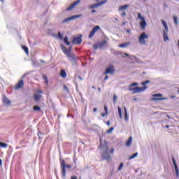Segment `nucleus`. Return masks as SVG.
<instances>
[{"label":"nucleus","mask_w":179,"mask_h":179,"mask_svg":"<svg viewBox=\"0 0 179 179\" xmlns=\"http://www.w3.org/2000/svg\"><path fill=\"white\" fill-rule=\"evenodd\" d=\"M148 83H150V80H145L142 83V85L144 87H136L138 85V83H133L129 86V91L132 92L133 94L142 92L148 89L146 85Z\"/></svg>","instance_id":"1"},{"label":"nucleus","mask_w":179,"mask_h":179,"mask_svg":"<svg viewBox=\"0 0 179 179\" xmlns=\"http://www.w3.org/2000/svg\"><path fill=\"white\" fill-rule=\"evenodd\" d=\"M62 51L69 58L70 61L72 62H76L77 57L75 55L71 53L72 48L70 46L69 49H67L66 46H62Z\"/></svg>","instance_id":"2"},{"label":"nucleus","mask_w":179,"mask_h":179,"mask_svg":"<svg viewBox=\"0 0 179 179\" xmlns=\"http://www.w3.org/2000/svg\"><path fill=\"white\" fill-rule=\"evenodd\" d=\"M60 164L62 169V176L63 178H66V169H71V164H66L64 159H60Z\"/></svg>","instance_id":"3"},{"label":"nucleus","mask_w":179,"mask_h":179,"mask_svg":"<svg viewBox=\"0 0 179 179\" xmlns=\"http://www.w3.org/2000/svg\"><path fill=\"white\" fill-rule=\"evenodd\" d=\"M161 22L162 23V25L164 27V29L163 30V38H164V41L166 42L167 41H169V38L167 34L169 32V27L166 22L164 20H162Z\"/></svg>","instance_id":"4"},{"label":"nucleus","mask_w":179,"mask_h":179,"mask_svg":"<svg viewBox=\"0 0 179 179\" xmlns=\"http://www.w3.org/2000/svg\"><path fill=\"white\" fill-rule=\"evenodd\" d=\"M103 152L101 155V157L103 159H105L108 162L111 160V156L108 153V150H109V147L106 145L103 146Z\"/></svg>","instance_id":"5"},{"label":"nucleus","mask_w":179,"mask_h":179,"mask_svg":"<svg viewBox=\"0 0 179 179\" xmlns=\"http://www.w3.org/2000/svg\"><path fill=\"white\" fill-rule=\"evenodd\" d=\"M149 38V36L148 34H145V32L142 33L139 38H138V42L140 43V44L141 45H145L146 43V39H148Z\"/></svg>","instance_id":"6"},{"label":"nucleus","mask_w":179,"mask_h":179,"mask_svg":"<svg viewBox=\"0 0 179 179\" xmlns=\"http://www.w3.org/2000/svg\"><path fill=\"white\" fill-rule=\"evenodd\" d=\"M138 18L141 20V22H140L141 29L145 30L147 24L145 17H143L141 13H138Z\"/></svg>","instance_id":"7"},{"label":"nucleus","mask_w":179,"mask_h":179,"mask_svg":"<svg viewBox=\"0 0 179 179\" xmlns=\"http://www.w3.org/2000/svg\"><path fill=\"white\" fill-rule=\"evenodd\" d=\"M115 69L114 65L110 64L108 66V67L106 69L104 75H108V74H110V75H113L115 73Z\"/></svg>","instance_id":"8"},{"label":"nucleus","mask_w":179,"mask_h":179,"mask_svg":"<svg viewBox=\"0 0 179 179\" xmlns=\"http://www.w3.org/2000/svg\"><path fill=\"white\" fill-rule=\"evenodd\" d=\"M107 2V0H104V1H100L99 3H95L94 5L90 6L89 9L97 8L105 4Z\"/></svg>","instance_id":"9"},{"label":"nucleus","mask_w":179,"mask_h":179,"mask_svg":"<svg viewBox=\"0 0 179 179\" xmlns=\"http://www.w3.org/2000/svg\"><path fill=\"white\" fill-rule=\"evenodd\" d=\"M153 97L155 98H152L151 100L152 101H162V100H166V98H162L163 97V94H156L152 95Z\"/></svg>","instance_id":"10"},{"label":"nucleus","mask_w":179,"mask_h":179,"mask_svg":"<svg viewBox=\"0 0 179 179\" xmlns=\"http://www.w3.org/2000/svg\"><path fill=\"white\" fill-rule=\"evenodd\" d=\"M24 80L23 79H20L17 83L15 85L14 87V89L15 90H20V89H22L24 86Z\"/></svg>","instance_id":"11"},{"label":"nucleus","mask_w":179,"mask_h":179,"mask_svg":"<svg viewBox=\"0 0 179 179\" xmlns=\"http://www.w3.org/2000/svg\"><path fill=\"white\" fill-rule=\"evenodd\" d=\"M100 30L99 26H96L93 28L89 35V38H92L94 36V34L97 32V31Z\"/></svg>","instance_id":"12"},{"label":"nucleus","mask_w":179,"mask_h":179,"mask_svg":"<svg viewBox=\"0 0 179 179\" xmlns=\"http://www.w3.org/2000/svg\"><path fill=\"white\" fill-rule=\"evenodd\" d=\"M172 162H173V164L174 168H175L176 177L178 178L179 177L178 166V164L176 163V159H175L174 157H172Z\"/></svg>","instance_id":"13"},{"label":"nucleus","mask_w":179,"mask_h":179,"mask_svg":"<svg viewBox=\"0 0 179 179\" xmlns=\"http://www.w3.org/2000/svg\"><path fill=\"white\" fill-rule=\"evenodd\" d=\"M80 3V0H76L73 3V4L71 5L70 7L67 8L68 11L72 10L74 8H76L77 6H78Z\"/></svg>","instance_id":"14"},{"label":"nucleus","mask_w":179,"mask_h":179,"mask_svg":"<svg viewBox=\"0 0 179 179\" xmlns=\"http://www.w3.org/2000/svg\"><path fill=\"white\" fill-rule=\"evenodd\" d=\"M83 16V15H73L70 17H68L66 19H65L64 21H63V23H66L67 22L70 21V20H72L73 19H76V18H78V17H81Z\"/></svg>","instance_id":"15"},{"label":"nucleus","mask_w":179,"mask_h":179,"mask_svg":"<svg viewBox=\"0 0 179 179\" xmlns=\"http://www.w3.org/2000/svg\"><path fill=\"white\" fill-rule=\"evenodd\" d=\"M82 43V38L81 37L78 36V37H74V38H73V44H76V45H80Z\"/></svg>","instance_id":"16"},{"label":"nucleus","mask_w":179,"mask_h":179,"mask_svg":"<svg viewBox=\"0 0 179 179\" xmlns=\"http://www.w3.org/2000/svg\"><path fill=\"white\" fill-rule=\"evenodd\" d=\"M130 45H131V42L127 41V42H125L124 43H120V45H118V47L122 48H125L128 47Z\"/></svg>","instance_id":"17"},{"label":"nucleus","mask_w":179,"mask_h":179,"mask_svg":"<svg viewBox=\"0 0 179 179\" xmlns=\"http://www.w3.org/2000/svg\"><path fill=\"white\" fill-rule=\"evenodd\" d=\"M132 142H133V138L132 136H129L127 141L125 143V145L127 147H130L132 145Z\"/></svg>","instance_id":"18"},{"label":"nucleus","mask_w":179,"mask_h":179,"mask_svg":"<svg viewBox=\"0 0 179 179\" xmlns=\"http://www.w3.org/2000/svg\"><path fill=\"white\" fill-rule=\"evenodd\" d=\"M41 98H42L41 95L38 94L36 93L34 94V99L35 101L36 102L40 101Z\"/></svg>","instance_id":"19"},{"label":"nucleus","mask_w":179,"mask_h":179,"mask_svg":"<svg viewBox=\"0 0 179 179\" xmlns=\"http://www.w3.org/2000/svg\"><path fill=\"white\" fill-rule=\"evenodd\" d=\"M3 103L7 106H10L12 103L6 96L3 97Z\"/></svg>","instance_id":"20"},{"label":"nucleus","mask_w":179,"mask_h":179,"mask_svg":"<svg viewBox=\"0 0 179 179\" xmlns=\"http://www.w3.org/2000/svg\"><path fill=\"white\" fill-rule=\"evenodd\" d=\"M60 76L64 79L66 78L67 73H66L64 69L61 70Z\"/></svg>","instance_id":"21"},{"label":"nucleus","mask_w":179,"mask_h":179,"mask_svg":"<svg viewBox=\"0 0 179 179\" xmlns=\"http://www.w3.org/2000/svg\"><path fill=\"white\" fill-rule=\"evenodd\" d=\"M129 7V5H124V6H122L119 7L118 10H119V11L125 10L127 9Z\"/></svg>","instance_id":"22"},{"label":"nucleus","mask_w":179,"mask_h":179,"mask_svg":"<svg viewBox=\"0 0 179 179\" xmlns=\"http://www.w3.org/2000/svg\"><path fill=\"white\" fill-rule=\"evenodd\" d=\"M43 78L44 80V83L48 85L49 84V80H48L47 76L43 74Z\"/></svg>","instance_id":"23"},{"label":"nucleus","mask_w":179,"mask_h":179,"mask_svg":"<svg viewBox=\"0 0 179 179\" xmlns=\"http://www.w3.org/2000/svg\"><path fill=\"white\" fill-rule=\"evenodd\" d=\"M124 120L126 122L128 121V113H127V110L126 107H124Z\"/></svg>","instance_id":"24"},{"label":"nucleus","mask_w":179,"mask_h":179,"mask_svg":"<svg viewBox=\"0 0 179 179\" xmlns=\"http://www.w3.org/2000/svg\"><path fill=\"white\" fill-rule=\"evenodd\" d=\"M104 110H105V113H101V116L104 117L105 116L108 115V108L106 105H104Z\"/></svg>","instance_id":"25"},{"label":"nucleus","mask_w":179,"mask_h":179,"mask_svg":"<svg viewBox=\"0 0 179 179\" xmlns=\"http://www.w3.org/2000/svg\"><path fill=\"white\" fill-rule=\"evenodd\" d=\"M137 157H138V152H136L129 157V160H132L136 158Z\"/></svg>","instance_id":"26"},{"label":"nucleus","mask_w":179,"mask_h":179,"mask_svg":"<svg viewBox=\"0 0 179 179\" xmlns=\"http://www.w3.org/2000/svg\"><path fill=\"white\" fill-rule=\"evenodd\" d=\"M117 111H118V115H119V117L120 119H122V109L120 107H117Z\"/></svg>","instance_id":"27"},{"label":"nucleus","mask_w":179,"mask_h":179,"mask_svg":"<svg viewBox=\"0 0 179 179\" xmlns=\"http://www.w3.org/2000/svg\"><path fill=\"white\" fill-rule=\"evenodd\" d=\"M173 23L176 26L178 24V17L176 16H173Z\"/></svg>","instance_id":"28"},{"label":"nucleus","mask_w":179,"mask_h":179,"mask_svg":"<svg viewBox=\"0 0 179 179\" xmlns=\"http://www.w3.org/2000/svg\"><path fill=\"white\" fill-rule=\"evenodd\" d=\"M41 108L38 106H34V111H41Z\"/></svg>","instance_id":"29"},{"label":"nucleus","mask_w":179,"mask_h":179,"mask_svg":"<svg viewBox=\"0 0 179 179\" xmlns=\"http://www.w3.org/2000/svg\"><path fill=\"white\" fill-rule=\"evenodd\" d=\"M68 40H69L68 36H65L64 37V43H66V45H70V42Z\"/></svg>","instance_id":"30"},{"label":"nucleus","mask_w":179,"mask_h":179,"mask_svg":"<svg viewBox=\"0 0 179 179\" xmlns=\"http://www.w3.org/2000/svg\"><path fill=\"white\" fill-rule=\"evenodd\" d=\"M0 147L6 148L8 147V144L5 143L0 142Z\"/></svg>","instance_id":"31"},{"label":"nucleus","mask_w":179,"mask_h":179,"mask_svg":"<svg viewBox=\"0 0 179 179\" xmlns=\"http://www.w3.org/2000/svg\"><path fill=\"white\" fill-rule=\"evenodd\" d=\"M124 167V164L123 162H121L117 168V171H121L122 168Z\"/></svg>","instance_id":"32"},{"label":"nucleus","mask_w":179,"mask_h":179,"mask_svg":"<svg viewBox=\"0 0 179 179\" xmlns=\"http://www.w3.org/2000/svg\"><path fill=\"white\" fill-rule=\"evenodd\" d=\"M22 50L26 52V53H29V49L28 48H27V46H22Z\"/></svg>","instance_id":"33"},{"label":"nucleus","mask_w":179,"mask_h":179,"mask_svg":"<svg viewBox=\"0 0 179 179\" xmlns=\"http://www.w3.org/2000/svg\"><path fill=\"white\" fill-rule=\"evenodd\" d=\"M113 130H114V127H111L108 130H107V134H112Z\"/></svg>","instance_id":"34"},{"label":"nucleus","mask_w":179,"mask_h":179,"mask_svg":"<svg viewBox=\"0 0 179 179\" xmlns=\"http://www.w3.org/2000/svg\"><path fill=\"white\" fill-rule=\"evenodd\" d=\"M107 43V41L106 40L103 41L101 43V47L104 46Z\"/></svg>","instance_id":"35"},{"label":"nucleus","mask_w":179,"mask_h":179,"mask_svg":"<svg viewBox=\"0 0 179 179\" xmlns=\"http://www.w3.org/2000/svg\"><path fill=\"white\" fill-rule=\"evenodd\" d=\"M58 37L59 39L62 40L63 39V36L61 34L60 31L58 33Z\"/></svg>","instance_id":"36"},{"label":"nucleus","mask_w":179,"mask_h":179,"mask_svg":"<svg viewBox=\"0 0 179 179\" xmlns=\"http://www.w3.org/2000/svg\"><path fill=\"white\" fill-rule=\"evenodd\" d=\"M64 90L69 92V90L68 87H66V85H64Z\"/></svg>","instance_id":"37"},{"label":"nucleus","mask_w":179,"mask_h":179,"mask_svg":"<svg viewBox=\"0 0 179 179\" xmlns=\"http://www.w3.org/2000/svg\"><path fill=\"white\" fill-rule=\"evenodd\" d=\"M117 99V96H116V94H114V96H113L114 103L116 102Z\"/></svg>","instance_id":"38"},{"label":"nucleus","mask_w":179,"mask_h":179,"mask_svg":"<svg viewBox=\"0 0 179 179\" xmlns=\"http://www.w3.org/2000/svg\"><path fill=\"white\" fill-rule=\"evenodd\" d=\"M36 92H37V93H38V94H43V91L41 90H37Z\"/></svg>","instance_id":"39"},{"label":"nucleus","mask_w":179,"mask_h":179,"mask_svg":"<svg viewBox=\"0 0 179 179\" xmlns=\"http://www.w3.org/2000/svg\"><path fill=\"white\" fill-rule=\"evenodd\" d=\"M127 14H126V13L125 12H123L122 14H121V16L122 17H124V16H125Z\"/></svg>","instance_id":"40"},{"label":"nucleus","mask_w":179,"mask_h":179,"mask_svg":"<svg viewBox=\"0 0 179 179\" xmlns=\"http://www.w3.org/2000/svg\"><path fill=\"white\" fill-rule=\"evenodd\" d=\"M106 124H107L108 127H110V121H109V120L106 122Z\"/></svg>","instance_id":"41"},{"label":"nucleus","mask_w":179,"mask_h":179,"mask_svg":"<svg viewBox=\"0 0 179 179\" xmlns=\"http://www.w3.org/2000/svg\"><path fill=\"white\" fill-rule=\"evenodd\" d=\"M91 13H97V11H96V10H92L91 11Z\"/></svg>","instance_id":"42"},{"label":"nucleus","mask_w":179,"mask_h":179,"mask_svg":"<svg viewBox=\"0 0 179 179\" xmlns=\"http://www.w3.org/2000/svg\"><path fill=\"white\" fill-rule=\"evenodd\" d=\"M108 79V76H106L105 78H104V80H106Z\"/></svg>","instance_id":"43"},{"label":"nucleus","mask_w":179,"mask_h":179,"mask_svg":"<svg viewBox=\"0 0 179 179\" xmlns=\"http://www.w3.org/2000/svg\"><path fill=\"white\" fill-rule=\"evenodd\" d=\"M93 111H94V113H96V111H97V108H94Z\"/></svg>","instance_id":"44"},{"label":"nucleus","mask_w":179,"mask_h":179,"mask_svg":"<svg viewBox=\"0 0 179 179\" xmlns=\"http://www.w3.org/2000/svg\"><path fill=\"white\" fill-rule=\"evenodd\" d=\"M71 179H78V178L76 176H72Z\"/></svg>","instance_id":"45"},{"label":"nucleus","mask_w":179,"mask_h":179,"mask_svg":"<svg viewBox=\"0 0 179 179\" xmlns=\"http://www.w3.org/2000/svg\"><path fill=\"white\" fill-rule=\"evenodd\" d=\"M114 150H115V149H114V148H112V149L110 150V152H111V153H113Z\"/></svg>","instance_id":"46"},{"label":"nucleus","mask_w":179,"mask_h":179,"mask_svg":"<svg viewBox=\"0 0 179 179\" xmlns=\"http://www.w3.org/2000/svg\"><path fill=\"white\" fill-rule=\"evenodd\" d=\"M0 166H2V160L0 159Z\"/></svg>","instance_id":"47"},{"label":"nucleus","mask_w":179,"mask_h":179,"mask_svg":"<svg viewBox=\"0 0 179 179\" xmlns=\"http://www.w3.org/2000/svg\"><path fill=\"white\" fill-rule=\"evenodd\" d=\"M165 127H166V128H169L170 126H169V125H165Z\"/></svg>","instance_id":"48"},{"label":"nucleus","mask_w":179,"mask_h":179,"mask_svg":"<svg viewBox=\"0 0 179 179\" xmlns=\"http://www.w3.org/2000/svg\"><path fill=\"white\" fill-rule=\"evenodd\" d=\"M78 78H79L80 80H83L82 77H80V76H78Z\"/></svg>","instance_id":"49"},{"label":"nucleus","mask_w":179,"mask_h":179,"mask_svg":"<svg viewBox=\"0 0 179 179\" xmlns=\"http://www.w3.org/2000/svg\"><path fill=\"white\" fill-rule=\"evenodd\" d=\"M124 55H126V56H129V54H127V53H124Z\"/></svg>","instance_id":"50"},{"label":"nucleus","mask_w":179,"mask_h":179,"mask_svg":"<svg viewBox=\"0 0 179 179\" xmlns=\"http://www.w3.org/2000/svg\"><path fill=\"white\" fill-rule=\"evenodd\" d=\"M99 92L101 91V88H99Z\"/></svg>","instance_id":"51"},{"label":"nucleus","mask_w":179,"mask_h":179,"mask_svg":"<svg viewBox=\"0 0 179 179\" xmlns=\"http://www.w3.org/2000/svg\"><path fill=\"white\" fill-rule=\"evenodd\" d=\"M93 89H94V87H92Z\"/></svg>","instance_id":"52"},{"label":"nucleus","mask_w":179,"mask_h":179,"mask_svg":"<svg viewBox=\"0 0 179 179\" xmlns=\"http://www.w3.org/2000/svg\"><path fill=\"white\" fill-rule=\"evenodd\" d=\"M1 1H3V0H0Z\"/></svg>","instance_id":"53"},{"label":"nucleus","mask_w":179,"mask_h":179,"mask_svg":"<svg viewBox=\"0 0 179 179\" xmlns=\"http://www.w3.org/2000/svg\"><path fill=\"white\" fill-rule=\"evenodd\" d=\"M178 92H179V90H178Z\"/></svg>","instance_id":"54"}]
</instances>
